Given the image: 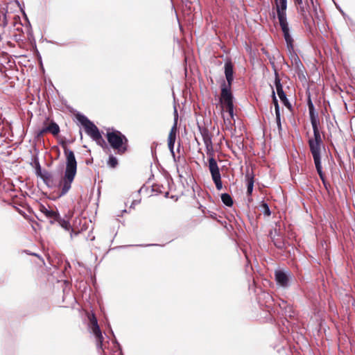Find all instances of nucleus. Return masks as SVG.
I'll return each mask as SVG.
<instances>
[{
  "label": "nucleus",
  "instance_id": "f257e3e1",
  "mask_svg": "<svg viewBox=\"0 0 355 355\" xmlns=\"http://www.w3.org/2000/svg\"><path fill=\"white\" fill-rule=\"evenodd\" d=\"M224 69L226 82L224 80L221 84L220 102L223 109L228 112L230 117L232 119L234 116V104L231 87L234 81V64L230 60L225 62Z\"/></svg>",
  "mask_w": 355,
  "mask_h": 355
},
{
  "label": "nucleus",
  "instance_id": "f03ea898",
  "mask_svg": "<svg viewBox=\"0 0 355 355\" xmlns=\"http://www.w3.org/2000/svg\"><path fill=\"white\" fill-rule=\"evenodd\" d=\"M64 154L66 155V168L64 176L59 183L60 196L65 195L70 190L77 172V162L73 152L64 148Z\"/></svg>",
  "mask_w": 355,
  "mask_h": 355
},
{
  "label": "nucleus",
  "instance_id": "7ed1b4c3",
  "mask_svg": "<svg viewBox=\"0 0 355 355\" xmlns=\"http://www.w3.org/2000/svg\"><path fill=\"white\" fill-rule=\"evenodd\" d=\"M313 130V138L309 140V146L310 150L313 157L314 163L317 172L321 179L324 187L327 189V183L324 174L322 170L321 162H320V148L322 144L321 135L318 130Z\"/></svg>",
  "mask_w": 355,
  "mask_h": 355
},
{
  "label": "nucleus",
  "instance_id": "20e7f679",
  "mask_svg": "<svg viewBox=\"0 0 355 355\" xmlns=\"http://www.w3.org/2000/svg\"><path fill=\"white\" fill-rule=\"evenodd\" d=\"M106 138L111 148L116 154L124 155L128 150V140L120 131L112 129L107 130Z\"/></svg>",
  "mask_w": 355,
  "mask_h": 355
},
{
  "label": "nucleus",
  "instance_id": "39448f33",
  "mask_svg": "<svg viewBox=\"0 0 355 355\" xmlns=\"http://www.w3.org/2000/svg\"><path fill=\"white\" fill-rule=\"evenodd\" d=\"M76 119L83 126L85 132L94 140L97 145L103 148L107 147V145L103 138L98 127L91 121L87 116L81 114H76Z\"/></svg>",
  "mask_w": 355,
  "mask_h": 355
},
{
  "label": "nucleus",
  "instance_id": "423d86ee",
  "mask_svg": "<svg viewBox=\"0 0 355 355\" xmlns=\"http://www.w3.org/2000/svg\"><path fill=\"white\" fill-rule=\"evenodd\" d=\"M206 146L207 154L209 156V170L211 175L213 182L216 185L217 190L220 191L223 188V183L221 181V175L220 173L219 167L214 159V150L213 144Z\"/></svg>",
  "mask_w": 355,
  "mask_h": 355
},
{
  "label": "nucleus",
  "instance_id": "0eeeda50",
  "mask_svg": "<svg viewBox=\"0 0 355 355\" xmlns=\"http://www.w3.org/2000/svg\"><path fill=\"white\" fill-rule=\"evenodd\" d=\"M313 6V9L315 12V18L311 14V8L307 1L303 2L302 0V4L295 5L297 8L298 12L302 15L303 19V23L306 26H310L311 23H315V19L318 18L317 8L314 6L313 0H310Z\"/></svg>",
  "mask_w": 355,
  "mask_h": 355
},
{
  "label": "nucleus",
  "instance_id": "6e6552de",
  "mask_svg": "<svg viewBox=\"0 0 355 355\" xmlns=\"http://www.w3.org/2000/svg\"><path fill=\"white\" fill-rule=\"evenodd\" d=\"M279 25L283 32L284 37L288 49H293V39L289 33L288 24L286 20V14H277Z\"/></svg>",
  "mask_w": 355,
  "mask_h": 355
},
{
  "label": "nucleus",
  "instance_id": "1a4fd4ad",
  "mask_svg": "<svg viewBox=\"0 0 355 355\" xmlns=\"http://www.w3.org/2000/svg\"><path fill=\"white\" fill-rule=\"evenodd\" d=\"M275 84L277 89V93L280 98V100L282 101V103L284 104L286 107H287L288 109L291 108V105L289 103L288 100L286 98V96L285 93L284 92L282 85L280 82V78L279 77L278 73L275 71Z\"/></svg>",
  "mask_w": 355,
  "mask_h": 355
},
{
  "label": "nucleus",
  "instance_id": "9d476101",
  "mask_svg": "<svg viewBox=\"0 0 355 355\" xmlns=\"http://www.w3.org/2000/svg\"><path fill=\"white\" fill-rule=\"evenodd\" d=\"M177 119H175L174 124L173 127L171 128L168 137V147L172 153V155L174 156V145L176 140V135L178 132V128H177Z\"/></svg>",
  "mask_w": 355,
  "mask_h": 355
},
{
  "label": "nucleus",
  "instance_id": "9b49d317",
  "mask_svg": "<svg viewBox=\"0 0 355 355\" xmlns=\"http://www.w3.org/2000/svg\"><path fill=\"white\" fill-rule=\"evenodd\" d=\"M36 173H37V176L40 177L43 180L44 182L48 187L53 186V178L52 174L47 171H42L39 164L36 168Z\"/></svg>",
  "mask_w": 355,
  "mask_h": 355
},
{
  "label": "nucleus",
  "instance_id": "f8f14e48",
  "mask_svg": "<svg viewBox=\"0 0 355 355\" xmlns=\"http://www.w3.org/2000/svg\"><path fill=\"white\" fill-rule=\"evenodd\" d=\"M44 125L46 126L48 132L51 133L53 136H57L60 131L59 125L49 118L46 119Z\"/></svg>",
  "mask_w": 355,
  "mask_h": 355
},
{
  "label": "nucleus",
  "instance_id": "ddd939ff",
  "mask_svg": "<svg viewBox=\"0 0 355 355\" xmlns=\"http://www.w3.org/2000/svg\"><path fill=\"white\" fill-rule=\"evenodd\" d=\"M199 130L205 146L212 144V135L207 128L199 126Z\"/></svg>",
  "mask_w": 355,
  "mask_h": 355
},
{
  "label": "nucleus",
  "instance_id": "4468645a",
  "mask_svg": "<svg viewBox=\"0 0 355 355\" xmlns=\"http://www.w3.org/2000/svg\"><path fill=\"white\" fill-rule=\"evenodd\" d=\"M245 177L247 182V195L250 196L252 195L253 191L254 175L252 172L250 173L249 171H247Z\"/></svg>",
  "mask_w": 355,
  "mask_h": 355
},
{
  "label": "nucleus",
  "instance_id": "2eb2a0df",
  "mask_svg": "<svg viewBox=\"0 0 355 355\" xmlns=\"http://www.w3.org/2000/svg\"><path fill=\"white\" fill-rule=\"evenodd\" d=\"M275 279L277 282L282 286H287L288 284V277L287 275L281 270L275 272Z\"/></svg>",
  "mask_w": 355,
  "mask_h": 355
},
{
  "label": "nucleus",
  "instance_id": "dca6fc26",
  "mask_svg": "<svg viewBox=\"0 0 355 355\" xmlns=\"http://www.w3.org/2000/svg\"><path fill=\"white\" fill-rule=\"evenodd\" d=\"M91 330H92L93 334L95 336L97 347L101 349L103 347V341L104 338L102 335V333H101L99 326L94 327V328L91 329Z\"/></svg>",
  "mask_w": 355,
  "mask_h": 355
},
{
  "label": "nucleus",
  "instance_id": "f3484780",
  "mask_svg": "<svg viewBox=\"0 0 355 355\" xmlns=\"http://www.w3.org/2000/svg\"><path fill=\"white\" fill-rule=\"evenodd\" d=\"M40 211L49 218L51 219V223H53L55 219H58L59 213L53 210L48 209L45 206L42 205Z\"/></svg>",
  "mask_w": 355,
  "mask_h": 355
},
{
  "label": "nucleus",
  "instance_id": "a211bd4d",
  "mask_svg": "<svg viewBox=\"0 0 355 355\" xmlns=\"http://www.w3.org/2000/svg\"><path fill=\"white\" fill-rule=\"evenodd\" d=\"M309 112L313 130H318L319 119L318 113L315 112V108L313 110H309Z\"/></svg>",
  "mask_w": 355,
  "mask_h": 355
},
{
  "label": "nucleus",
  "instance_id": "6ab92c4d",
  "mask_svg": "<svg viewBox=\"0 0 355 355\" xmlns=\"http://www.w3.org/2000/svg\"><path fill=\"white\" fill-rule=\"evenodd\" d=\"M277 6V14H286L287 1L286 0H275Z\"/></svg>",
  "mask_w": 355,
  "mask_h": 355
},
{
  "label": "nucleus",
  "instance_id": "aec40b11",
  "mask_svg": "<svg viewBox=\"0 0 355 355\" xmlns=\"http://www.w3.org/2000/svg\"><path fill=\"white\" fill-rule=\"evenodd\" d=\"M8 24L7 12L4 8H0V27H5Z\"/></svg>",
  "mask_w": 355,
  "mask_h": 355
},
{
  "label": "nucleus",
  "instance_id": "412c9836",
  "mask_svg": "<svg viewBox=\"0 0 355 355\" xmlns=\"http://www.w3.org/2000/svg\"><path fill=\"white\" fill-rule=\"evenodd\" d=\"M295 67L297 71V74L299 77L300 78V76L302 75L303 78H305L303 74V69H304V65L302 62L300 61L299 58H297L295 59Z\"/></svg>",
  "mask_w": 355,
  "mask_h": 355
},
{
  "label": "nucleus",
  "instance_id": "4be33fe9",
  "mask_svg": "<svg viewBox=\"0 0 355 355\" xmlns=\"http://www.w3.org/2000/svg\"><path fill=\"white\" fill-rule=\"evenodd\" d=\"M221 200L227 207H232L234 203L232 198L228 193H223L221 195Z\"/></svg>",
  "mask_w": 355,
  "mask_h": 355
},
{
  "label": "nucleus",
  "instance_id": "5701e85b",
  "mask_svg": "<svg viewBox=\"0 0 355 355\" xmlns=\"http://www.w3.org/2000/svg\"><path fill=\"white\" fill-rule=\"evenodd\" d=\"M54 221H57L62 227L64 228L67 230H69V229L71 227L69 219L65 220V219L61 218L60 216V214L58 215V219H55Z\"/></svg>",
  "mask_w": 355,
  "mask_h": 355
},
{
  "label": "nucleus",
  "instance_id": "b1692460",
  "mask_svg": "<svg viewBox=\"0 0 355 355\" xmlns=\"http://www.w3.org/2000/svg\"><path fill=\"white\" fill-rule=\"evenodd\" d=\"M107 164L110 168H114L118 165V160L114 155H110Z\"/></svg>",
  "mask_w": 355,
  "mask_h": 355
},
{
  "label": "nucleus",
  "instance_id": "393cba45",
  "mask_svg": "<svg viewBox=\"0 0 355 355\" xmlns=\"http://www.w3.org/2000/svg\"><path fill=\"white\" fill-rule=\"evenodd\" d=\"M89 320V327L90 329H92L96 327H98V321L96 319V317L93 313L88 316Z\"/></svg>",
  "mask_w": 355,
  "mask_h": 355
},
{
  "label": "nucleus",
  "instance_id": "a878e982",
  "mask_svg": "<svg viewBox=\"0 0 355 355\" xmlns=\"http://www.w3.org/2000/svg\"><path fill=\"white\" fill-rule=\"evenodd\" d=\"M261 208H262V211H263V213L267 216H270V210L269 209V207L268 205L265 203V202H262L261 205Z\"/></svg>",
  "mask_w": 355,
  "mask_h": 355
},
{
  "label": "nucleus",
  "instance_id": "bb28decb",
  "mask_svg": "<svg viewBox=\"0 0 355 355\" xmlns=\"http://www.w3.org/2000/svg\"><path fill=\"white\" fill-rule=\"evenodd\" d=\"M272 101L275 105V113H280L278 101L275 97L274 92H272Z\"/></svg>",
  "mask_w": 355,
  "mask_h": 355
},
{
  "label": "nucleus",
  "instance_id": "cd10ccee",
  "mask_svg": "<svg viewBox=\"0 0 355 355\" xmlns=\"http://www.w3.org/2000/svg\"><path fill=\"white\" fill-rule=\"evenodd\" d=\"M276 114V122L278 127L279 130H282V124L280 120V113H275Z\"/></svg>",
  "mask_w": 355,
  "mask_h": 355
},
{
  "label": "nucleus",
  "instance_id": "c85d7f7f",
  "mask_svg": "<svg viewBox=\"0 0 355 355\" xmlns=\"http://www.w3.org/2000/svg\"><path fill=\"white\" fill-rule=\"evenodd\" d=\"M48 130H46V126L45 125L42 129L40 130L37 133V137H43L44 134L47 133Z\"/></svg>",
  "mask_w": 355,
  "mask_h": 355
},
{
  "label": "nucleus",
  "instance_id": "c756f323",
  "mask_svg": "<svg viewBox=\"0 0 355 355\" xmlns=\"http://www.w3.org/2000/svg\"><path fill=\"white\" fill-rule=\"evenodd\" d=\"M308 107H309V110L314 109V105H313V104L311 102V100L310 98L308 101Z\"/></svg>",
  "mask_w": 355,
  "mask_h": 355
},
{
  "label": "nucleus",
  "instance_id": "7c9ffc66",
  "mask_svg": "<svg viewBox=\"0 0 355 355\" xmlns=\"http://www.w3.org/2000/svg\"><path fill=\"white\" fill-rule=\"evenodd\" d=\"M295 5L302 4V0H293Z\"/></svg>",
  "mask_w": 355,
  "mask_h": 355
},
{
  "label": "nucleus",
  "instance_id": "2f4dec72",
  "mask_svg": "<svg viewBox=\"0 0 355 355\" xmlns=\"http://www.w3.org/2000/svg\"><path fill=\"white\" fill-rule=\"evenodd\" d=\"M72 216H73V212H70V213H69V219L70 218H71V217H72Z\"/></svg>",
  "mask_w": 355,
  "mask_h": 355
}]
</instances>
